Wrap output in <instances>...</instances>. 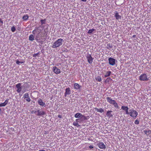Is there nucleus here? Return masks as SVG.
Returning <instances> with one entry per match:
<instances>
[{
    "instance_id": "nucleus-37",
    "label": "nucleus",
    "mask_w": 151,
    "mask_h": 151,
    "mask_svg": "<svg viewBox=\"0 0 151 151\" xmlns=\"http://www.w3.org/2000/svg\"><path fill=\"white\" fill-rule=\"evenodd\" d=\"M139 121L137 120V119H136L135 120L134 122V123L136 124H139Z\"/></svg>"
},
{
    "instance_id": "nucleus-45",
    "label": "nucleus",
    "mask_w": 151,
    "mask_h": 151,
    "mask_svg": "<svg viewBox=\"0 0 151 151\" xmlns=\"http://www.w3.org/2000/svg\"><path fill=\"white\" fill-rule=\"evenodd\" d=\"M39 151H45L44 150H40Z\"/></svg>"
},
{
    "instance_id": "nucleus-26",
    "label": "nucleus",
    "mask_w": 151,
    "mask_h": 151,
    "mask_svg": "<svg viewBox=\"0 0 151 151\" xmlns=\"http://www.w3.org/2000/svg\"><path fill=\"white\" fill-rule=\"evenodd\" d=\"M144 132L145 134L147 136H148L151 133V131L150 130H145L144 131Z\"/></svg>"
},
{
    "instance_id": "nucleus-42",
    "label": "nucleus",
    "mask_w": 151,
    "mask_h": 151,
    "mask_svg": "<svg viewBox=\"0 0 151 151\" xmlns=\"http://www.w3.org/2000/svg\"><path fill=\"white\" fill-rule=\"evenodd\" d=\"M37 54H35V55H33V57H36V56H37Z\"/></svg>"
},
{
    "instance_id": "nucleus-9",
    "label": "nucleus",
    "mask_w": 151,
    "mask_h": 151,
    "mask_svg": "<svg viewBox=\"0 0 151 151\" xmlns=\"http://www.w3.org/2000/svg\"><path fill=\"white\" fill-rule=\"evenodd\" d=\"M97 145L99 147L102 149H105L106 147L104 143L102 142H100L97 144Z\"/></svg>"
},
{
    "instance_id": "nucleus-3",
    "label": "nucleus",
    "mask_w": 151,
    "mask_h": 151,
    "mask_svg": "<svg viewBox=\"0 0 151 151\" xmlns=\"http://www.w3.org/2000/svg\"><path fill=\"white\" fill-rule=\"evenodd\" d=\"M129 114L133 119H135L137 116L138 113L134 109L130 110Z\"/></svg>"
},
{
    "instance_id": "nucleus-28",
    "label": "nucleus",
    "mask_w": 151,
    "mask_h": 151,
    "mask_svg": "<svg viewBox=\"0 0 151 151\" xmlns=\"http://www.w3.org/2000/svg\"><path fill=\"white\" fill-rule=\"evenodd\" d=\"M29 18V17L27 14L24 15L22 19H24V20L26 21Z\"/></svg>"
},
{
    "instance_id": "nucleus-32",
    "label": "nucleus",
    "mask_w": 151,
    "mask_h": 151,
    "mask_svg": "<svg viewBox=\"0 0 151 151\" xmlns=\"http://www.w3.org/2000/svg\"><path fill=\"white\" fill-rule=\"evenodd\" d=\"M40 35H41V34H37L36 36L35 39L37 41L39 40Z\"/></svg>"
},
{
    "instance_id": "nucleus-33",
    "label": "nucleus",
    "mask_w": 151,
    "mask_h": 151,
    "mask_svg": "<svg viewBox=\"0 0 151 151\" xmlns=\"http://www.w3.org/2000/svg\"><path fill=\"white\" fill-rule=\"evenodd\" d=\"M112 46L109 44H107V48L108 49H110V48H112Z\"/></svg>"
},
{
    "instance_id": "nucleus-46",
    "label": "nucleus",
    "mask_w": 151,
    "mask_h": 151,
    "mask_svg": "<svg viewBox=\"0 0 151 151\" xmlns=\"http://www.w3.org/2000/svg\"><path fill=\"white\" fill-rule=\"evenodd\" d=\"M1 111V108H0V111Z\"/></svg>"
},
{
    "instance_id": "nucleus-39",
    "label": "nucleus",
    "mask_w": 151,
    "mask_h": 151,
    "mask_svg": "<svg viewBox=\"0 0 151 151\" xmlns=\"http://www.w3.org/2000/svg\"><path fill=\"white\" fill-rule=\"evenodd\" d=\"M89 147L90 148V149H92L93 148V147L92 146V145H90L89 146Z\"/></svg>"
},
{
    "instance_id": "nucleus-43",
    "label": "nucleus",
    "mask_w": 151,
    "mask_h": 151,
    "mask_svg": "<svg viewBox=\"0 0 151 151\" xmlns=\"http://www.w3.org/2000/svg\"><path fill=\"white\" fill-rule=\"evenodd\" d=\"M81 1H82L86 2V1L87 0H81Z\"/></svg>"
},
{
    "instance_id": "nucleus-12",
    "label": "nucleus",
    "mask_w": 151,
    "mask_h": 151,
    "mask_svg": "<svg viewBox=\"0 0 151 151\" xmlns=\"http://www.w3.org/2000/svg\"><path fill=\"white\" fill-rule=\"evenodd\" d=\"M21 85V83H18L16 85V87L17 89V91L18 93H20L21 91L22 88Z\"/></svg>"
},
{
    "instance_id": "nucleus-35",
    "label": "nucleus",
    "mask_w": 151,
    "mask_h": 151,
    "mask_svg": "<svg viewBox=\"0 0 151 151\" xmlns=\"http://www.w3.org/2000/svg\"><path fill=\"white\" fill-rule=\"evenodd\" d=\"M46 19H41L40 20L41 23V24H45V21Z\"/></svg>"
},
{
    "instance_id": "nucleus-44",
    "label": "nucleus",
    "mask_w": 151,
    "mask_h": 151,
    "mask_svg": "<svg viewBox=\"0 0 151 151\" xmlns=\"http://www.w3.org/2000/svg\"><path fill=\"white\" fill-rule=\"evenodd\" d=\"M136 37V35H133L132 36V37Z\"/></svg>"
},
{
    "instance_id": "nucleus-4",
    "label": "nucleus",
    "mask_w": 151,
    "mask_h": 151,
    "mask_svg": "<svg viewBox=\"0 0 151 151\" xmlns=\"http://www.w3.org/2000/svg\"><path fill=\"white\" fill-rule=\"evenodd\" d=\"M139 80L141 81H147L149 80L148 76L146 73L141 75L139 77Z\"/></svg>"
},
{
    "instance_id": "nucleus-34",
    "label": "nucleus",
    "mask_w": 151,
    "mask_h": 151,
    "mask_svg": "<svg viewBox=\"0 0 151 151\" xmlns=\"http://www.w3.org/2000/svg\"><path fill=\"white\" fill-rule=\"evenodd\" d=\"M11 31L12 32H14L15 31V28L14 26H13L11 29Z\"/></svg>"
},
{
    "instance_id": "nucleus-48",
    "label": "nucleus",
    "mask_w": 151,
    "mask_h": 151,
    "mask_svg": "<svg viewBox=\"0 0 151 151\" xmlns=\"http://www.w3.org/2000/svg\"><path fill=\"white\" fill-rule=\"evenodd\" d=\"M103 151L102 150H101V151Z\"/></svg>"
},
{
    "instance_id": "nucleus-18",
    "label": "nucleus",
    "mask_w": 151,
    "mask_h": 151,
    "mask_svg": "<svg viewBox=\"0 0 151 151\" xmlns=\"http://www.w3.org/2000/svg\"><path fill=\"white\" fill-rule=\"evenodd\" d=\"M9 100V99H7L4 103L0 104V107L5 106H6L8 103Z\"/></svg>"
},
{
    "instance_id": "nucleus-27",
    "label": "nucleus",
    "mask_w": 151,
    "mask_h": 151,
    "mask_svg": "<svg viewBox=\"0 0 151 151\" xmlns=\"http://www.w3.org/2000/svg\"><path fill=\"white\" fill-rule=\"evenodd\" d=\"M96 80L97 81L100 82L101 81V76H98L97 77L95 78Z\"/></svg>"
},
{
    "instance_id": "nucleus-8",
    "label": "nucleus",
    "mask_w": 151,
    "mask_h": 151,
    "mask_svg": "<svg viewBox=\"0 0 151 151\" xmlns=\"http://www.w3.org/2000/svg\"><path fill=\"white\" fill-rule=\"evenodd\" d=\"M110 65H114L115 64L116 60L113 58H110L108 59Z\"/></svg>"
},
{
    "instance_id": "nucleus-41",
    "label": "nucleus",
    "mask_w": 151,
    "mask_h": 151,
    "mask_svg": "<svg viewBox=\"0 0 151 151\" xmlns=\"http://www.w3.org/2000/svg\"><path fill=\"white\" fill-rule=\"evenodd\" d=\"M37 112V111H32V113H36Z\"/></svg>"
},
{
    "instance_id": "nucleus-40",
    "label": "nucleus",
    "mask_w": 151,
    "mask_h": 151,
    "mask_svg": "<svg viewBox=\"0 0 151 151\" xmlns=\"http://www.w3.org/2000/svg\"><path fill=\"white\" fill-rule=\"evenodd\" d=\"M58 117L60 118H62V116L61 115H58Z\"/></svg>"
},
{
    "instance_id": "nucleus-5",
    "label": "nucleus",
    "mask_w": 151,
    "mask_h": 151,
    "mask_svg": "<svg viewBox=\"0 0 151 151\" xmlns=\"http://www.w3.org/2000/svg\"><path fill=\"white\" fill-rule=\"evenodd\" d=\"M86 57L88 63L90 64H91L94 59L91 56L90 54L87 55H86Z\"/></svg>"
},
{
    "instance_id": "nucleus-7",
    "label": "nucleus",
    "mask_w": 151,
    "mask_h": 151,
    "mask_svg": "<svg viewBox=\"0 0 151 151\" xmlns=\"http://www.w3.org/2000/svg\"><path fill=\"white\" fill-rule=\"evenodd\" d=\"M74 117L76 118H79L81 117V118L84 119H86V117L84 115H82L81 113H77L75 114Z\"/></svg>"
},
{
    "instance_id": "nucleus-20",
    "label": "nucleus",
    "mask_w": 151,
    "mask_h": 151,
    "mask_svg": "<svg viewBox=\"0 0 151 151\" xmlns=\"http://www.w3.org/2000/svg\"><path fill=\"white\" fill-rule=\"evenodd\" d=\"M74 89L78 90L80 89L81 87V86L77 83H75L74 84Z\"/></svg>"
},
{
    "instance_id": "nucleus-29",
    "label": "nucleus",
    "mask_w": 151,
    "mask_h": 151,
    "mask_svg": "<svg viewBox=\"0 0 151 151\" xmlns=\"http://www.w3.org/2000/svg\"><path fill=\"white\" fill-rule=\"evenodd\" d=\"M34 36L32 35H30L29 37V40L31 41L34 40Z\"/></svg>"
},
{
    "instance_id": "nucleus-38",
    "label": "nucleus",
    "mask_w": 151,
    "mask_h": 151,
    "mask_svg": "<svg viewBox=\"0 0 151 151\" xmlns=\"http://www.w3.org/2000/svg\"><path fill=\"white\" fill-rule=\"evenodd\" d=\"M0 22L2 24L3 23V21L1 19H0Z\"/></svg>"
},
{
    "instance_id": "nucleus-2",
    "label": "nucleus",
    "mask_w": 151,
    "mask_h": 151,
    "mask_svg": "<svg viewBox=\"0 0 151 151\" xmlns=\"http://www.w3.org/2000/svg\"><path fill=\"white\" fill-rule=\"evenodd\" d=\"M106 99L107 102L113 105L114 107L117 109L119 108V106L115 100H112L111 97H107Z\"/></svg>"
},
{
    "instance_id": "nucleus-36",
    "label": "nucleus",
    "mask_w": 151,
    "mask_h": 151,
    "mask_svg": "<svg viewBox=\"0 0 151 151\" xmlns=\"http://www.w3.org/2000/svg\"><path fill=\"white\" fill-rule=\"evenodd\" d=\"M23 63V62L19 61L18 60H17L16 62V63L18 65L20 63Z\"/></svg>"
},
{
    "instance_id": "nucleus-11",
    "label": "nucleus",
    "mask_w": 151,
    "mask_h": 151,
    "mask_svg": "<svg viewBox=\"0 0 151 151\" xmlns=\"http://www.w3.org/2000/svg\"><path fill=\"white\" fill-rule=\"evenodd\" d=\"M121 109L125 112V114H128L129 112H128L129 108L127 106H122L121 107Z\"/></svg>"
},
{
    "instance_id": "nucleus-15",
    "label": "nucleus",
    "mask_w": 151,
    "mask_h": 151,
    "mask_svg": "<svg viewBox=\"0 0 151 151\" xmlns=\"http://www.w3.org/2000/svg\"><path fill=\"white\" fill-rule=\"evenodd\" d=\"M70 94V91L69 88H66L65 89V92L64 94L65 97L67 96V95H69Z\"/></svg>"
},
{
    "instance_id": "nucleus-1",
    "label": "nucleus",
    "mask_w": 151,
    "mask_h": 151,
    "mask_svg": "<svg viewBox=\"0 0 151 151\" xmlns=\"http://www.w3.org/2000/svg\"><path fill=\"white\" fill-rule=\"evenodd\" d=\"M63 41V39L61 38L59 39L54 42L52 46V48H55L59 47L62 44Z\"/></svg>"
},
{
    "instance_id": "nucleus-47",
    "label": "nucleus",
    "mask_w": 151,
    "mask_h": 151,
    "mask_svg": "<svg viewBox=\"0 0 151 151\" xmlns=\"http://www.w3.org/2000/svg\"><path fill=\"white\" fill-rule=\"evenodd\" d=\"M116 151V150H115V151Z\"/></svg>"
},
{
    "instance_id": "nucleus-14",
    "label": "nucleus",
    "mask_w": 151,
    "mask_h": 151,
    "mask_svg": "<svg viewBox=\"0 0 151 151\" xmlns=\"http://www.w3.org/2000/svg\"><path fill=\"white\" fill-rule=\"evenodd\" d=\"M37 116H41L42 115H45V112L43 111H40L39 110H38L37 111Z\"/></svg>"
},
{
    "instance_id": "nucleus-13",
    "label": "nucleus",
    "mask_w": 151,
    "mask_h": 151,
    "mask_svg": "<svg viewBox=\"0 0 151 151\" xmlns=\"http://www.w3.org/2000/svg\"><path fill=\"white\" fill-rule=\"evenodd\" d=\"M24 99H25L28 102H29L31 101V99L29 96V94L27 93H26L24 94Z\"/></svg>"
},
{
    "instance_id": "nucleus-6",
    "label": "nucleus",
    "mask_w": 151,
    "mask_h": 151,
    "mask_svg": "<svg viewBox=\"0 0 151 151\" xmlns=\"http://www.w3.org/2000/svg\"><path fill=\"white\" fill-rule=\"evenodd\" d=\"M41 30L40 29L39 27H36L34 30L32 31V33L34 35L36 34H40Z\"/></svg>"
},
{
    "instance_id": "nucleus-25",
    "label": "nucleus",
    "mask_w": 151,
    "mask_h": 151,
    "mask_svg": "<svg viewBox=\"0 0 151 151\" xmlns=\"http://www.w3.org/2000/svg\"><path fill=\"white\" fill-rule=\"evenodd\" d=\"M79 120V119H76V122H74L73 123V125L75 126H77V127H78L80 126V125H79L78 123L77 122V121Z\"/></svg>"
},
{
    "instance_id": "nucleus-31",
    "label": "nucleus",
    "mask_w": 151,
    "mask_h": 151,
    "mask_svg": "<svg viewBox=\"0 0 151 151\" xmlns=\"http://www.w3.org/2000/svg\"><path fill=\"white\" fill-rule=\"evenodd\" d=\"M95 30V29H89L88 32V34H91Z\"/></svg>"
},
{
    "instance_id": "nucleus-19",
    "label": "nucleus",
    "mask_w": 151,
    "mask_h": 151,
    "mask_svg": "<svg viewBox=\"0 0 151 151\" xmlns=\"http://www.w3.org/2000/svg\"><path fill=\"white\" fill-rule=\"evenodd\" d=\"M112 111H108L106 113V116L109 118L113 116V114H111Z\"/></svg>"
},
{
    "instance_id": "nucleus-16",
    "label": "nucleus",
    "mask_w": 151,
    "mask_h": 151,
    "mask_svg": "<svg viewBox=\"0 0 151 151\" xmlns=\"http://www.w3.org/2000/svg\"><path fill=\"white\" fill-rule=\"evenodd\" d=\"M9 100V99H7L4 103L0 104V107L5 106H6L8 103Z\"/></svg>"
},
{
    "instance_id": "nucleus-21",
    "label": "nucleus",
    "mask_w": 151,
    "mask_h": 151,
    "mask_svg": "<svg viewBox=\"0 0 151 151\" xmlns=\"http://www.w3.org/2000/svg\"><path fill=\"white\" fill-rule=\"evenodd\" d=\"M115 17L116 19H120L121 18V16L119 14V13L117 12H116L115 13Z\"/></svg>"
},
{
    "instance_id": "nucleus-30",
    "label": "nucleus",
    "mask_w": 151,
    "mask_h": 151,
    "mask_svg": "<svg viewBox=\"0 0 151 151\" xmlns=\"http://www.w3.org/2000/svg\"><path fill=\"white\" fill-rule=\"evenodd\" d=\"M112 79L110 77H108L105 80V82L106 83H109Z\"/></svg>"
},
{
    "instance_id": "nucleus-10",
    "label": "nucleus",
    "mask_w": 151,
    "mask_h": 151,
    "mask_svg": "<svg viewBox=\"0 0 151 151\" xmlns=\"http://www.w3.org/2000/svg\"><path fill=\"white\" fill-rule=\"evenodd\" d=\"M52 70L56 74H58L60 72V69L56 66L54 67L53 68Z\"/></svg>"
},
{
    "instance_id": "nucleus-24",
    "label": "nucleus",
    "mask_w": 151,
    "mask_h": 151,
    "mask_svg": "<svg viewBox=\"0 0 151 151\" xmlns=\"http://www.w3.org/2000/svg\"><path fill=\"white\" fill-rule=\"evenodd\" d=\"M111 72L110 71H107L106 73L104 75V77H106L109 76L111 75Z\"/></svg>"
},
{
    "instance_id": "nucleus-23",
    "label": "nucleus",
    "mask_w": 151,
    "mask_h": 151,
    "mask_svg": "<svg viewBox=\"0 0 151 151\" xmlns=\"http://www.w3.org/2000/svg\"><path fill=\"white\" fill-rule=\"evenodd\" d=\"M94 109L95 110L97 111L98 112H99L101 113H102L104 112V110L101 108L98 109V108L96 107V108H95Z\"/></svg>"
},
{
    "instance_id": "nucleus-22",
    "label": "nucleus",
    "mask_w": 151,
    "mask_h": 151,
    "mask_svg": "<svg viewBox=\"0 0 151 151\" xmlns=\"http://www.w3.org/2000/svg\"><path fill=\"white\" fill-rule=\"evenodd\" d=\"M38 103L39 104V105L40 106H44L45 105V103H44V102L42 101V100L40 99H39L38 101Z\"/></svg>"
},
{
    "instance_id": "nucleus-17",
    "label": "nucleus",
    "mask_w": 151,
    "mask_h": 151,
    "mask_svg": "<svg viewBox=\"0 0 151 151\" xmlns=\"http://www.w3.org/2000/svg\"><path fill=\"white\" fill-rule=\"evenodd\" d=\"M9 100V99H7L4 103L0 104V107L5 106H6L8 103Z\"/></svg>"
}]
</instances>
